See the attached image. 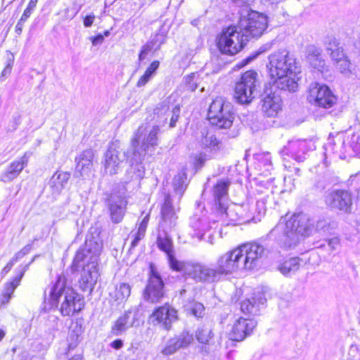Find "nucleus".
<instances>
[{
	"label": "nucleus",
	"instance_id": "64",
	"mask_svg": "<svg viewBox=\"0 0 360 360\" xmlns=\"http://www.w3.org/2000/svg\"><path fill=\"white\" fill-rule=\"evenodd\" d=\"M1 296H2L1 300V304H8L11 298V296L6 295L4 293H2Z\"/></svg>",
	"mask_w": 360,
	"mask_h": 360
},
{
	"label": "nucleus",
	"instance_id": "34",
	"mask_svg": "<svg viewBox=\"0 0 360 360\" xmlns=\"http://www.w3.org/2000/svg\"><path fill=\"white\" fill-rule=\"evenodd\" d=\"M180 107L176 105L172 110H169L168 105L166 103H160L155 109V114L157 116L162 115V114H167L171 115L169 127L173 128L176 126V122L178 121L180 114Z\"/></svg>",
	"mask_w": 360,
	"mask_h": 360
},
{
	"label": "nucleus",
	"instance_id": "37",
	"mask_svg": "<svg viewBox=\"0 0 360 360\" xmlns=\"http://www.w3.org/2000/svg\"><path fill=\"white\" fill-rule=\"evenodd\" d=\"M201 144L205 148H208L212 150H219L221 147V143L216 136L210 132H207L201 139Z\"/></svg>",
	"mask_w": 360,
	"mask_h": 360
},
{
	"label": "nucleus",
	"instance_id": "7",
	"mask_svg": "<svg viewBox=\"0 0 360 360\" xmlns=\"http://www.w3.org/2000/svg\"><path fill=\"white\" fill-rule=\"evenodd\" d=\"M264 246L257 243H244L224 253L231 273L239 269H252L266 255Z\"/></svg>",
	"mask_w": 360,
	"mask_h": 360
},
{
	"label": "nucleus",
	"instance_id": "9",
	"mask_svg": "<svg viewBox=\"0 0 360 360\" xmlns=\"http://www.w3.org/2000/svg\"><path fill=\"white\" fill-rule=\"evenodd\" d=\"M235 118L233 105L222 97H217L210 105L208 119L219 129H229Z\"/></svg>",
	"mask_w": 360,
	"mask_h": 360
},
{
	"label": "nucleus",
	"instance_id": "30",
	"mask_svg": "<svg viewBox=\"0 0 360 360\" xmlns=\"http://www.w3.org/2000/svg\"><path fill=\"white\" fill-rule=\"evenodd\" d=\"M70 178V174L66 172H56L49 181L51 193L59 195L67 186Z\"/></svg>",
	"mask_w": 360,
	"mask_h": 360
},
{
	"label": "nucleus",
	"instance_id": "45",
	"mask_svg": "<svg viewBox=\"0 0 360 360\" xmlns=\"http://www.w3.org/2000/svg\"><path fill=\"white\" fill-rule=\"evenodd\" d=\"M38 0H30L29 2V4L26 9L24 11L22 16H21V20L22 21H26L27 19L30 16V15L32 13V11L34 9V8L37 6Z\"/></svg>",
	"mask_w": 360,
	"mask_h": 360
},
{
	"label": "nucleus",
	"instance_id": "55",
	"mask_svg": "<svg viewBox=\"0 0 360 360\" xmlns=\"http://www.w3.org/2000/svg\"><path fill=\"white\" fill-rule=\"evenodd\" d=\"M144 236L145 234H141V233L137 231L135 233L131 232V237L133 238V240L131 243V248H135L138 245L139 242L144 237Z\"/></svg>",
	"mask_w": 360,
	"mask_h": 360
},
{
	"label": "nucleus",
	"instance_id": "48",
	"mask_svg": "<svg viewBox=\"0 0 360 360\" xmlns=\"http://www.w3.org/2000/svg\"><path fill=\"white\" fill-rule=\"evenodd\" d=\"M326 51L328 53H332L334 51L342 48V46H340V43L338 42V41L334 37L329 38L328 41L326 42Z\"/></svg>",
	"mask_w": 360,
	"mask_h": 360
},
{
	"label": "nucleus",
	"instance_id": "46",
	"mask_svg": "<svg viewBox=\"0 0 360 360\" xmlns=\"http://www.w3.org/2000/svg\"><path fill=\"white\" fill-rule=\"evenodd\" d=\"M193 228L195 231H198V233H196L198 238H199L200 239H202V238L204 235V233L207 230V226L204 224L203 221L202 220L196 221L193 224Z\"/></svg>",
	"mask_w": 360,
	"mask_h": 360
},
{
	"label": "nucleus",
	"instance_id": "4",
	"mask_svg": "<svg viewBox=\"0 0 360 360\" xmlns=\"http://www.w3.org/2000/svg\"><path fill=\"white\" fill-rule=\"evenodd\" d=\"M266 65L273 85L281 90L295 91L298 84L297 73L300 72L295 59L285 51L272 53Z\"/></svg>",
	"mask_w": 360,
	"mask_h": 360
},
{
	"label": "nucleus",
	"instance_id": "50",
	"mask_svg": "<svg viewBox=\"0 0 360 360\" xmlns=\"http://www.w3.org/2000/svg\"><path fill=\"white\" fill-rule=\"evenodd\" d=\"M255 212L258 214V217H261L264 214L266 211V200L264 198L258 200L255 204Z\"/></svg>",
	"mask_w": 360,
	"mask_h": 360
},
{
	"label": "nucleus",
	"instance_id": "10",
	"mask_svg": "<svg viewBox=\"0 0 360 360\" xmlns=\"http://www.w3.org/2000/svg\"><path fill=\"white\" fill-rule=\"evenodd\" d=\"M267 17L255 11H249L248 8L243 11L238 22V27L248 39L260 37L267 27Z\"/></svg>",
	"mask_w": 360,
	"mask_h": 360
},
{
	"label": "nucleus",
	"instance_id": "29",
	"mask_svg": "<svg viewBox=\"0 0 360 360\" xmlns=\"http://www.w3.org/2000/svg\"><path fill=\"white\" fill-rule=\"evenodd\" d=\"M266 302L263 292H259L255 295L251 299H247L241 303V310L245 314L257 315L259 311V307L263 306Z\"/></svg>",
	"mask_w": 360,
	"mask_h": 360
},
{
	"label": "nucleus",
	"instance_id": "16",
	"mask_svg": "<svg viewBox=\"0 0 360 360\" xmlns=\"http://www.w3.org/2000/svg\"><path fill=\"white\" fill-rule=\"evenodd\" d=\"M150 319L154 325H159L163 329L169 330L172 323L178 319L177 311L171 305L166 304L157 308Z\"/></svg>",
	"mask_w": 360,
	"mask_h": 360
},
{
	"label": "nucleus",
	"instance_id": "31",
	"mask_svg": "<svg viewBox=\"0 0 360 360\" xmlns=\"http://www.w3.org/2000/svg\"><path fill=\"white\" fill-rule=\"evenodd\" d=\"M157 244L158 248L167 254L168 262L171 269L176 271L177 267H179V265L174 263L177 264L178 262H182L183 261L177 260L174 257L173 254L174 252L172 250V240L169 238H168L167 236H165L164 237L160 236L158 238Z\"/></svg>",
	"mask_w": 360,
	"mask_h": 360
},
{
	"label": "nucleus",
	"instance_id": "56",
	"mask_svg": "<svg viewBox=\"0 0 360 360\" xmlns=\"http://www.w3.org/2000/svg\"><path fill=\"white\" fill-rule=\"evenodd\" d=\"M16 258L13 257L2 269L3 276L6 275L12 269L13 266L17 262Z\"/></svg>",
	"mask_w": 360,
	"mask_h": 360
},
{
	"label": "nucleus",
	"instance_id": "58",
	"mask_svg": "<svg viewBox=\"0 0 360 360\" xmlns=\"http://www.w3.org/2000/svg\"><path fill=\"white\" fill-rule=\"evenodd\" d=\"M94 19H95L94 14H91V15L86 16L84 19V25L86 27H91L94 22Z\"/></svg>",
	"mask_w": 360,
	"mask_h": 360
},
{
	"label": "nucleus",
	"instance_id": "40",
	"mask_svg": "<svg viewBox=\"0 0 360 360\" xmlns=\"http://www.w3.org/2000/svg\"><path fill=\"white\" fill-rule=\"evenodd\" d=\"M336 226V223L328 219L318 221L316 226L318 231L324 233H331L332 231L334 230Z\"/></svg>",
	"mask_w": 360,
	"mask_h": 360
},
{
	"label": "nucleus",
	"instance_id": "23",
	"mask_svg": "<svg viewBox=\"0 0 360 360\" xmlns=\"http://www.w3.org/2000/svg\"><path fill=\"white\" fill-rule=\"evenodd\" d=\"M262 102V111L268 117L276 116L282 109V100L276 92L266 94Z\"/></svg>",
	"mask_w": 360,
	"mask_h": 360
},
{
	"label": "nucleus",
	"instance_id": "36",
	"mask_svg": "<svg viewBox=\"0 0 360 360\" xmlns=\"http://www.w3.org/2000/svg\"><path fill=\"white\" fill-rule=\"evenodd\" d=\"M159 66L160 62L158 60L153 61L146 70L144 74L139 78L136 83V86L142 87L145 86L155 75L156 70L158 69Z\"/></svg>",
	"mask_w": 360,
	"mask_h": 360
},
{
	"label": "nucleus",
	"instance_id": "43",
	"mask_svg": "<svg viewBox=\"0 0 360 360\" xmlns=\"http://www.w3.org/2000/svg\"><path fill=\"white\" fill-rule=\"evenodd\" d=\"M191 314L195 317H201L204 313V306L200 302H193L186 308Z\"/></svg>",
	"mask_w": 360,
	"mask_h": 360
},
{
	"label": "nucleus",
	"instance_id": "39",
	"mask_svg": "<svg viewBox=\"0 0 360 360\" xmlns=\"http://www.w3.org/2000/svg\"><path fill=\"white\" fill-rule=\"evenodd\" d=\"M186 176L184 174L176 175L173 180L174 189L176 195H178V199L180 200L183 195L186 188V184H185Z\"/></svg>",
	"mask_w": 360,
	"mask_h": 360
},
{
	"label": "nucleus",
	"instance_id": "42",
	"mask_svg": "<svg viewBox=\"0 0 360 360\" xmlns=\"http://www.w3.org/2000/svg\"><path fill=\"white\" fill-rule=\"evenodd\" d=\"M197 340L201 343H207L212 338V331L209 328H198L195 333Z\"/></svg>",
	"mask_w": 360,
	"mask_h": 360
},
{
	"label": "nucleus",
	"instance_id": "26",
	"mask_svg": "<svg viewBox=\"0 0 360 360\" xmlns=\"http://www.w3.org/2000/svg\"><path fill=\"white\" fill-rule=\"evenodd\" d=\"M161 226L164 229H172L176 226L177 216L176 211L172 205L170 195H167L161 209Z\"/></svg>",
	"mask_w": 360,
	"mask_h": 360
},
{
	"label": "nucleus",
	"instance_id": "59",
	"mask_svg": "<svg viewBox=\"0 0 360 360\" xmlns=\"http://www.w3.org/2000/svg\"><path fill=\"white\" fill-rule=\"evenodd\" d=\"M328 243L332 250H335L339 245L340 240L338 238L335 237L329 239Z\"/></svg>",
	"mask_w": 360,
	"mask_h": 360
},
{
	"label": "nucleus",
	"instance_id": "49",
	"mask_svg": "<svg viewBox=\"0 0 360 360\" xmlns=\"http://www.w3.org/2000/svg\"><path fill=\"white\" fill-rule=\"evenodd\" d=\"M257 159L261 166L263 165L264 167H267V169H269V167H271V160L270 154L269 153L258 155Z\"/></svg>",
	"mask_w": 360,
	"mask_h": 360
},
{
	"label": "nucleus",
	"instance_id": "3",
	"mask_svg": "<svg viewBox=\"0 0 360 360\" xmlns=\"http://www.w3.org/2000/svg\"><path fill=\"white\" fill-rule=\"evenodd\" d=\"M160 131L158 125H153L151 127H139L131 141V148L133 150L131 158V165L127 172V177L130 178V181L139 183L145 174V169L142 165V161L148 154L151 155L155 151V146L158 145V134Z\"/></svg>",
	"mask_w": 360,
	"mask_h": 360
},
{
	"label": "nucleus",
	"instance_id": "41",
	"mask_svg": "<svg viewBox=\"0 0 360 360\" xmlns=\"http://www.w3.org/2000/svg\"><path fill=\"white\" fill-rule=\"evenodd\" d=\"M335 68L337 71L345 77H349L352 70V65L348 58L336 63Z\"/></svg>",
	"mask_w": 360,
	"mask_h": 360
},
{
	"label": "nucleus",
	"instance_id": "44",
	"mask_svg": "<svg viewBox=\"0 0 360 360\" xmlns=\"http://www.w3.org/2000/svg\"><path fill=\"white\" fill-rule=\"evenodd\" d=\"M332 60L334 63V65L341 61L342 60H345L348 58L344 52V50L342 48L340 49L335 50L332 53H329Z\"/></svg>",
	"mask_w": 360,
	"mask_h": 360
},
{
	"label": "nucleus",
	"instance_id": "21",
	"mask_svg": "<svg viewBox=\"0 0 360 360\" xmlns=\"http://www.w3.org/2000/svg\"><path fill=\"white\" fill-rule=\"evenodd\" d=\"M127 202L124 198L111 194L108 199V208L111 220L115 224H119L123 219Z\"/></svg>",
	"mask_w": 360,
	"mask_h": 360
},
{
	"label": "nucleus",
	"instance_id": "27",
	"mask_svg": "<svg viewBox=\"0 0 360 360\" xmlns=\"http://www.w3.org/2000/svg\"><path fill=\"white\" fill-rule=\"evenodd\" d=\"M336 141L340 145V150H335V153H340V156L342 154L345 155L346 153L350 154L351 152L354 155H357L360 158V135L353 134L350 137L347 138L348 145H346L345 140L342 136H337Z\"/></svg>",
	"mask_w": 360,
	"mask_h": 360
},
{
	"label": "nucleus",
	"instance_id": "24",
	"mask_svg": "<svg viewBox=\"0 0 360 360\" xmlns=\"http://www.w3.org/2000/svg\"><path fill=\"white\" fill-rule=\"evenodd\" d=\"M248 208V205H234L232 207H226L225 204H223L222 206L219 207L220 212L221 213L224 212L230 220L235 223L249 222L252 214L244 213L245 210Z\"/></svg>",
	"mask_w": 360,
	"mask_h": 360
},
{
	"label": "nucleus",
	"instance_id": "35",
	"mask_svg": "<svg viewBox=\"0 0 360 360\" xmlns=\"http://www.w3.org/2000/svg\"><path fill=\"white\" fill-rule=\"evenodd\" d=\"M301 259L299 257H292L285 260L278 266V271L283 275H290L295 273L300 266Z\"/></svg>",
	"mask_w": 360,
	"mask_h": 360
},
{
	"label": "nucleus",
	"instance_id": "11",
	"mask_svg": "<svg viewBox=\"0 0 360 360\" xmlns=\"http://www.w3.org/2000/svg\"><path fill=\"white\" fill-rule=\"evenodd\" d=\"M257 77L256 72L249 70L243 73L236 84L234 98L238 103L248 104L252 101L257 87Z\"/></svg>",
	"mask_w": 360,
	"mask_h": 360
},
{
	"label": "nucleus",
	"instance_id": "12",
	"mask_svg": "<svg viewBox=\"0 0 360 360\" xmlns=\"http://www.w3.org/2000/svg\"><path fill=\"white\" fill-rule=\"evenodd\" d=\"M307 100L314 105L330 108L336 103L337 98L328 86L314 82L309 87Z\"/></svg>",
	"mask_w": 360,
	"mask_h": 360
},
{
	"label": "nucleus",
	"instance_id": "60",
	"mask_svg": "<svg viewBox=\"0 0 360 360\" xmlns=\"http://www.w3.org/2000/svg\"><path fill=\"white\" fill-rule=\"evenodd\" d=\"M158 118V122L160 125L163 126L167 122V120L171 117V115H168L167 114H162V115L157 116Z\"/></svg>",
	"mask_w": 360,
	"mask_h": 360
},
{
	"label": "nucleus",
	"instance_id": "61",
	"mask_svg": "<svg viewBox=\"0 0 360 360\" xmlns=\"http://www.w3.org/2000/svg\"><path fill=\"white\" fill-rule=\"evenodd\" d=\"M110 346L115 349H120L123 347V342L122 340L117 339L112 342Z\"/></svg>",
	"mask_w": 360,
	"mask_h": 360
},
{
	"label": "nucleus",
	"instance_id": "25",
	"mask_svg": "<svg viewBox=\"0 0 360 360\" xmlns=\"http://www.w3.org/2000/svg\"><path fill=\"white\" fill-rule=\"evenodd\" d=\"M94 153L92 150H84L77 158L76 173L82 177L89 176L92 173Z\"/></svg>",
	"mask_w": 360,
	"mask_h": 360
},
{
	"label": "nucleus",
	"instance_id": "14",
	"mask_svg": "<svg viewBox=\"0 0 360 360\" xmlns=\"http://www.w3.org/2000/svg\"><path fill=\"white\" fill-rule=\"evenodd\" d=\"M325 202L331 209L349 213L352 210V196L348 191L335 190L326 194Z\"/></svg>",
	"mask_w": 360,
	"mask_h": 360
},
{
	"label": "nucleus",
	"instance_id": "19",
	"mask_svg": "<svg viewBox=\"0 0 360 360\" xmlns=\"http://www.w3.org/2000/svg\"><path fill=\"white\" fill-rule=\"evenodd\" d=\"M257 326L254 319L239 318L233 323L229 333V338L233 341H242L250 335Z\"/></svg>",
	"mask_w": 360,
	"mask_h": 360
},
{
	"label": "nucleus",
	"instance_id": "33",
	"mask_svg": "<svg viewBox=\"0 0 360 360\" xmlns=\"http://www.w3.org/2000/svg\"><path fill=\"white\" fill-rule=\"evenodd\" d=\"M131 290V287L129 283H120L115 286L114 290L110 292V295L117 303H123L129 297Z\"/></svg>",
	"mask_w": 360,
	"mask_h": 360
},
{
	"label": "nucleus",
	"instance_id": "5",
	"mask_svg": "<svg viewBox=\"0 0 360 360\" xmlns=\"http://www.w3.org/2000/svg\"><path fill=\"white\" fill-rule=\"evenodd\" d=\"M47 293L53 306L57 307L60 302L59 309L63 316H72L84 308V298L72 288L66 285V278L63 276H58L45 290V294Z\"/></svg>",
	"mask_w": 360,
	"mask_h": 360
},
{
	"label": "nucleus",
	"instance_id": "6",
	"mask_svg": "<svg viewBox=\"0 0 360 360\" xmlns=\"http://www.w3.org/2000/svg\"><path fill=\"white\" fill-rule=\"evenodd\" d=\"M228 263L223 254L218 258L215 267L202 263L182 262L177 263L176 271L185 273L197 282L211 283L218 281L224 275L232 274Z\"/></svg>",
	"mask_w": 360,
	"mask_h": 360
},
{
	"label": "nucleus",
	"instance_id": "17",
	"mask_svg": "<svg viewBox=\"0 0 360 360\" xmlns=\"http://www.w3.org/2000/svg\"><path fill=\"white\" fill-rule=\"evenodd\" d=\"M139 325L138 311L128 310L114 321L111 326L110 333L113 336H120L129 328L138 327Z\"/></svg>",
	"mask_w": 360,
	"mask_h": 360
},
{
	"label": "nucleus",
	"instance_id": "32",
	"mask_svg": "<svg viewBox=\"0 0 360 360\" xmlns=\"http://www.w3.org/2000/svg\"><path fill=\"white\" fill-rule=\"evenodd\" d=\"M231 184L228 179H221L214 186L212 193L215 202L218 206H222L224 204V200L227 196L228 190Z\"/></svg>",
	"mask_w": 360,
	"mask_h": 360
},
{
	"label": "nucleus",
	"instance_id": "1",
	"mask_svg": "<svg viewBox=\"0 0 360 360\" xmlns=\"http://www.w3.org/2000/svg\"><path fill=\"white\" fill-rule=\"evenodd\" d=\"M102 250L103 240L100 231L96 228H91L84 247L77 251L71 266L74 271L82 266L79 285L84 291H91L97 281L99 276L98 264Z\"/></svg>",
	"mask_w": 360,
	"mask_h": 360
},
{
	"label": "nucleus",
	"instance_id": "15",
	"mask_svg": "<svg viewBox=\"0 0 360 360\" xmlns=\"http://www.w3.org/2000/svg\"><path fill=\"white\" fill-rule=\"evenodd\" d=\"M164 283L157 271L150 266V274L145 288L143 297L151 303L158 302L163 297Z\"/></svg>",
	"mask_w": 360,
	"mask_h": 360
},
{
	"label": "nucleus",
	"instance_id": "20",
	"mask_svg": "<svg viewBox=\"0 0 360 360\" xmlns=\"http://www.w3.org/2000/svg\"><path fill=\"white\" fill-rule=\"evenodd\" d=\"M30 153L26 152L19 159L10 163L0 176V181L10 183L16 179L23 169L27 165Z\"/></svg>",
	"mask_w": 360,
	"mask_h": 360
},
{
	"label": "nucleus",
	"instance_id": "2",
	"mask_svg": "<svg viewBox=\"0 0 360 360\" xmlns=\"http://www.w3.org/2000/svg\"><path fill=\"white\" fill-rule=\"evenodd\" d=\"M312 226L313 221L307 214H295L289 219L282 217L266 237L276 240L281 248H291L299 243L302 236L309 234Z\"/></svg>",
	"mask_w": 360,
	"mask_h": 360
},
{
	"label": "nucleus",
	"instance_id": "51",
	"mask_svg": "<svg viewBox=\"0 0 360 360\" xmlns=\"http://www.w3.org/2000/svg\"><path fill=\"white\" fill-rule=\"evenodd\" d=\"M152 49H153V44H148V43L145 44L142 47L141 51L139 53V61H142V60H145L147 56L148 55V53L152 51Z\"/></svg>",
	"mask_w": 360,
	"mask_h": 360
},
{
	"label": "nucleus",
	"instance_id": "57",
	"mask_svg": "<svg viewBox=\"0 0 360 360\" xmlns=\"http://www.w3.org/2000/svg\"><path fill=\"white\" fill-rule=\"evenodd\" d=\"M13 63V56L12 55V59L7 64V65L3 70V71L1 72V76L2 77H6V76H8V75H9L11 74V70H12Z\"/></svg>",
	"mask_w": 360,
	"mask_h": 360
},
{
	"label": "nucleus",
	"instance_id": "13",
	"mask_svg": "<svg viewBox=\"0 0 360 360\" xmlns=\"http://www.w3.org/2000/svg\"><path fill=\"white\" fill-rule=\"evenodd\" d=\"M125 159V153L117 144L112 143L105 153L103 161L105 173L110 175L117 174L122 169Z\"/></svg>",
	"mask_w": 360,
	"mask_h": 360
},
{
	"label": "nucleus",
	"instance_id": "54",
	"mask_svg": "<svg viewBox=\"0 0 360 360\" xmlns=\"http://www.w3.org/2000/svg\"><path fill=\"white\" fill-rule=\"evenodd\" d=\"M144 236L145 234H141V233L137 231L135 233L131 232V237L133 238V240L131 243V248H135L138 245L139 242L144 237Z\"/></svg>",
	"mask_w": 360,
	"mask_h": 360
},
{
	"label": "nucleus",
	"instance_id": "38",
	"mask_svg": "<svg viewBox=\"0 0 360 360\" xmlns=\"http://www.w3.org/2000/svg\"><path fill=\"white\" fill-rule=\"evenodd\" d=\"M26 271V266L11 282L5 284L3 293L12 297L15 288L20 285L21 279Z\"/></svg>",
	"mask_w": 360,
	"mask_h": 360
},
{
	"label": "nucleus",
	"instance_id": "53",
	"mask_svg": "<svg viewBox=\"0 0 360 360\" xmlns=\"http://www.w3.org/2000/svg\"><path fill=\"white\" fill-rule=\"evenodd\" d=\"M32 246L27 245L25 246L21 250L18 252L14 256V258H16V260L18 261L20 259L22 258L25 255L28 254L31 250Z\"/></svg>",
	"mask_w": 360,
	"mask_h": 360
},
{
	"label": "nucleus",
	"instance_id": "62",
	"mask_svg": "<svg viewBox=\"0 0 360 360\" xmlns=\"http://www.w3.org/2000/svg\"><path fill=\"white\" fill-rule=\"evenodd\" d=\"M104 40V37L102 34H98L95 37L91 38L92 44L94 46L101 44Z\"/></svg>",
	"mask_w": 360,
	"mask_h": 360
},
{
	"label": "nucleus",
	"instance_id": "22",
	"mask_svg": "<svg viewBox=\"0 0 360 360\" xmlns=\"http://www.w3.org/2000/svg\"><path fill=\"white\" fill-rule=\"evenodd\" d=\"M309 143L310 141L307 140H292L284 147L282 153L283 155H290L297 162H302L309 149Z\"/></svg>",
	"mask_w": 360,
	"mask_h": 360
},
{
	"label": "nucleus",
	"instance_id": "28",
	"mask_svg": "<svg viewBox=\"0 0 360 360\" xmlns=\"http://www.w3.org/2000/svg\"><path fill=\"white\" fill-rule=\"evenodd\" d=\"M321 49L315 45L311 44L306 48L307 61L314 68L323 73L328 71V66L321 57Z\"/></svg>",
	"mask_w": 360,
	"mask_h": 360
},
{
	"label": "nucleus",
	"instance_id": "18",
	"mask_svg": "<svg viewBox=\"0 0 360 360\" xmlns=\"http://www.w3.org/2000/svg\"><path fill=\"white\" fill-rule=\"evenodd\" d=\"M193 341V335L184 330L180 334L169 339L161 349V353L164 356L172 355L180 349L188 347Z\"/></svg>",
	"mask_w": 360,
	"mask_h": 360
},
{
	"label": "nucleus",
	"instance_id": "8",
	"mask_svg": "<svg viewBox=\"0 0 360 360\" xmlns=\"http://www.w3.org/2000/svg\"><path fill=\"white\" fill-rule=\"evenodd\" d=\"M216 40L217 46L221 53L233 56L243 49L248 39L239 30L238 25H232L224 29Z\"/></svg>",
	"mask_w": 360,
	"mask_h": 360
},
{
	"label": "nucleus",
	"instance_id": "52",
	"mask_svg": "<svg viewBox=\"0 0 360 360\" xmlns=\"http://www.w3.org/2000/svg\"><path fill=\"white\" fill-rule=\"evenodd\" d=\"M248 205L249 206V208L248 209H245V211H244V213H250V214H252V216H251L249 221H252L257 222V221H260V217H258V214H257V212H255V205H252V206H250L249 204H248Z\"/></svg>",
	"mask_w": 360,
	"mask_h": 360
},
{
	"label": "nucleus",
	"instance_id": "47",
	"mask_svg": "<svg viewBox=\"0 0 360 360\" xmlns=\"http://www.w3.org/2000/svg\"><path fill=\"white\" fill-rule=\"evenodd\" d=\"M197 80L198 77L194 73L186 77V83L189 90L193 91L198 88Z\"/></svg>",
	"mask_w": 360,
	"mask_h": 360
},
{
	"label": "nucleus",
	"instance_id": "63",
	"mask_svg": "<svg viewBox=\"0 0 360 360\" xmlns=\"http://www.w3.org/2000/svg\"><path fill=\"white\" fill-rule=\"evenodd\" d=\"M25 21H22L21 20V18L19 20V21L18 22L16 26H15V32L20 34L22 30V28H23V25H24V22Z\"/></svg>",
	"mask_w": 360,
	"mask_h": 360
}]
</instances>
